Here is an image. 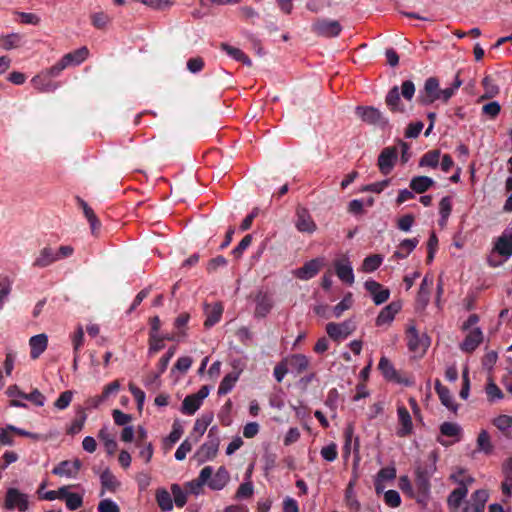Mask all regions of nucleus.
<instances>
[{
  "label": "nucleus",
  "instance_id": "nucleus-56",
  "mask_svg": "<svg viewBox=\"0 0 512 512\" xmlns=\"http://www.w3.org/2000/svg\"><path fill=\"white\" fill-rule=\"evenodd\" d=\"M440 432L447 437H457L461 433V428L458 424L453 422H443L440 425Z\"/></svg>",
  "mask_w": 512,
  "mask_h": 512
},
{
  "label": "nucleus",
  "instance_id": "nucleus-34",
  "mask_svg": "<svg viewBox=\"0 0 512 512\" xmlns=\"http://www.w3.org/2000/svg\"><path fill=\"white\" fill-rule=\"evenodd\" d=\"M493 425L507 438L512 439V417L499 415L493 420Z\"/></svg>",
  "mask_w": 512,
  "mask_h": 512
},
{
  "label": "nucleus",
  "instance_id": "nucleus-12",
  "mask_svg": "<svg viewBox=\"0 0 512 512\" xmlns=\"http://www.w3.org/2000/svg\"><path fill=\"white\" fill-rule=\"evenodd\" d=\"M323 266V259L315 258L306 262L302 267L298 268L294 274L298 279L309 280L316 276Z\"/></svg>",
  "mask_w": 512,
  "mask_h": 512
},
{
  "label": "nucleus",
  "instance_id": "nucleus-29",
  "mask_svg": "<svg viewBox=\"0 0 512 512\" xmlns=\"http://www.w3.org/2000/svg\"><path fill=\"white\" fill-rule=\"evenodd\" d=\"M220 49L226 52L234 60L241 62L243 65L248 67L252 66L251 59L239 48L233 47L227 43H220Z\"/></svg>",
  "mask_w": 512,
  "mask_h": 512
},
{
  "label": "nucleus",
  "instance_id": "nucleus-31",
  "mask_svg": "<svg viewBox=\"0 0 512 512\" xmlns=\"http://www.w3.org/2000/svg\"><path fill=\"white\" fill-rule=\"evenodd\" d=\"M434 180L428 176H415L410 180V189L417 194H423L434 185Z\"/></svg>",
  "mask_w": 512,
  "mask_h": 512
},
{
  "label": "nucleus",
  "instance_id": "nucleus-8",
  "mask_svg": "<svg viewBox=\"0 0 512 512\" xmlns=\"http://www.w3.org/2000/svg\"><path fill=\"white\" fill-rule=\"evenodd\" d=\"M342 27L336 20L325 18L317 19L311 26V31L322 37H336L340 34Z\"/></svg>",
  "mask_w": 512,
  "mask_h": 512
},
{
  "label": "nucleus",
  "instance_id": "nucleus-1",
  "mask_svg": "<svg viewBox=\"0 0 512 512\" xmlns=\"http://www.w3.org/2000/svg\"><path fill=\"white\" fill-rule=\"evenodd\" d=\"M436 471V459L432 455L429 460L419 464L415 469V485L418 501L424 502L430 493V479Z\"/></svg>",
  "mask_w": 512,
  "mask_h": 512
},
{
  "label": "nucleus",
  "instance_id": "nucleus-28",
  "mask_svg": "<svg viewBox=\"0 0 512 512\" xmlns=\"http://www.w3.org/2000/svg\"><path fill=\"white\" fill-rule=\"evenodd\" d=\"M285 361L297 374H301L306 371L310 363L308 357L303 354H293L289 358L285 359Z\"/></svg>",
  "mask_w": 512,
  "mask_h": 512
},
{
  "label": "nucleus",
  "instance_id": "nucleus-26",
  "mask_svg": "<svg viewBox=\"0 0 512 512\" xmlns=\"http://www.w3.org/2000/svg\"><path fill=\"white\" fill-rule=\"evenodd\" d=\"M56 261H58L56 251L51 247H44L40 250L39 255L35 258L33 266L38 268H45Z\"/></svg>",
  "mask_w": 512,
  "mask_h": 512
},
{
  "label": "nucleus",
  "instance_id": "nucleus-24",
  "mask_svg": "<svg viewBox=\"0 0 512 512\" xmlns=\"http://www.w3.org/2000/svg\"><path fill=\"white\" fill-rule=\"evenodd\" d=\"M204 312L206 315L204 326L206 328H211L220 321L223 313V306L221 303H214L213 305L207 304Z\"/></svg>",
  "mask_w": 512,
  "mask_h": 512
},
{
  "label": "nucleus",
  "instance_id": "nucleus-14",
  "mask_svg": "<svg viewBox=\"0 0 512 512\" xmlns=\"http://www.w3.org/2000/svg\"><path fill=\"white\" fill-rule=\"evenodd\" d=\"M82 467V462L79 459L64 460L55 466L52 470L54 475L65 476L68 478H74L77 476L79 470Z\"/></svg>",
  "mask_w": 512,
  "mask_h": 512
},
{
  "label": "nucleus",
  "instance_id": "nucleus-18",
  "mask_svg": "<svg viewBox=\"0 0 512 512\" xmlns=\"http://www.w3.org/2000/svg\"><path fill=\"white\" fill-rule=\"evenodd\" d=\"M256 307L254 315L257 318H264L273 307L272 297L267 293L259 292L255 298Z\"/></svg>",
  "mask_w": 512,
  "mask_h": 512
},
{
  "label": "nucleus",
  "instance_id": "nucleus-22",
  "mask_svg": "<svg viewBox=\"0 0 512 512\" xmlns=\"http://www.w3.org/2000/svg\"><path fill=\"white\" fill-rule=\"evenodd\" d=\"M334 265L336 275L340 280L349 285L354 283L353 268L348 259L337 260Z\"/></svg>",
  "mask_w": 512,
  "mask_h": 512
},
{
  "label": "nucleus",
  "instance_id": "nucleus-11",
  "mask_svg": "<svg viewBox=\"0 0 512 512\" xmlns=\"http://www.w3.org/2000/svg\"><path fill=\"white\" fill-rule=\"evenodd\" d=\"M397 160V149L396 147L384 148L378 157V167L382 174H389Z\"/></svg>",
  "mask_w": 512,
  "mask_h": 512
},
{
  "label": "nucleus",
  "instance_id": "nucleus-4",
  "mask_svg": "<svg viewBox=\"0 0 512 512\" xmlns=\"http://www.w3.org/2000/svg\"><path fill=\"white\" fill-rule=\"evenodd\" d=\"M406 341L409 351L424 355L430 346V338L426 334H419L415 326H409L406 330Z\"/></svg>",
  "mask_w": 512,
  "mask_h": 512
},
{
  "label": "nucleus",
  "instance_id": "nucleus-43",
  "mask_svg": "<svg viewBox=\"0 0 512 512\" xmlns=\"http://www.w3.org/2000/svg\"><path fill=\"white\" fill-rule=\"evenodd\" d=\"M33 86L40 92H52L57 88V85L50 80L45 81V77L37 75L31 80Z\"/></svg>",
  "mask_w": 512,
  "mask_h": 512
},
{
  "label": "nucleus",
  "instance_id": "nucleus-47",
  "mask_svg": "<svg viewBox=\"0 0 512 512\" xmlns=\"http://www.w3.org/2000/svg\"><path fill=\"white\" fill-rule=\"evenodd\" d=\"M86 418L87 416L85 411L82 408H79V410L77 411V417L76 419L73 420L71 426L67 430V433L70 435H75L79 433L84 426Z\"/></svg>",
  "mask_w": 512,
  "mask_h": 512
},
{
  "label": "nucleus",
  "instance_id": "nucleus-15",
  "mask_svg": "<svg viewBox=\"0 0 512 512\" xmlns=\"http://www.w3.org/2000/svg\"><path fill=\"white\" fill-rule=\"evenodd\" d=\"M398 423L396 434L398 437H407L413 431V423L411 415L405 406H399L397 408Z\"/></svg>",
  "mask_w": 512,
  "mask_h": 512
},
{
  "label": "nucleus",
  "instance_id": "nucleus-7",
  "mask_svg": "<svg viewBox=\"0 0 512 512\" xmlns=\"http://www.w3.org/2000/svg\"><path fill=\"white\" fill-rule=\"evenodd\" d=\"M209 387L204 385L198 392L187 395L181 406V412L185 415H193L201 407L203 400L209 395Z\"/></svg>",
  "mask_w": 512,
  "mask_h": 512
},
{
  "label": "nucleus",
  "instance_id": "nucleus-41",
  "mask_svg": "<svg viewBox=\"0 0 512 512\" xmlns=\"http://www.w3.org/2000/svg\"><path fill=\"white\" fill-rule=\"evenodd\" d=\"M450 479L458 484V487H467L474 482V478L466 473L464 469H458L450 475Z\"/></svg>",
  "mask_w": 512,
  "mask_h": 512
},
{
  "label": "nucleus",
  "instance_id": "nucleus-62",
  "mask_svg": "<svg viewBox=\"0 0 512 512\" xmlns=\"http://www.w3.org/2000/svg\"><path fill=\"white\" fill-rule=\"evenodd\" d=\"M384 502L389 507H399L401 504L400 494L396 490H388L384 493Z\"/></svg>",
  "mask_w": 512,
  "mask_h": 512
},
{
  "label": "nucleus",
  "instance_id": "nucleus-35",
  "mask_svg": "<svg viewBox=\"0 0 512 512\" xmlns=\"http://www.w3.org/2000/svg\"><path fill=\"white\" fill-rule=\"evenodd\" d=\"M88 55H89V50L86 47H81L73 52L65 54L62 57V59L68 66L79 65L83 61L86 60Z\"/></svg>",
  "mask_w": 512,
  "mask_h": 512
},
{
  "label": "nucleus",
  "instance_id": "nucleus-20",
  "mask_svg": "<svg viewBox=\"0 0 512 512\" xmlns=\"http://www.w3.org/2000/svg\"><path fill=\"white\" fill-rule=\"evenodd\" d=\"M402 305L400 302L394 301L385 306L376 318V325L382 326L389 324L393 321L395 315L401 310Z\"/></svg>",
  "mask_w": 512,
  "mask_h": 512
},
{
  "label": "nucleus",
  "instance_id": "nucleus-10",
  "mask_svg": "<svg viewBox=\"0 0 512 512\" xmlns=\"http://www.w3.org/2000/svg\"><path fill=\"white\" fill-rule=\"evenodd\" d=\"M295 227L299 232L312 234L316 231L317 225L314 222L308 209L298 206L296 209Z\"/></svg>",
  "mask_w": 512,
  "mask_h": 512
},
{
  "label": "nucleus",
  "instance_id": "nucleus-3",
  "mask_svg": "<svg viewBox=\"0 0 512 512\" xmlns=\"http://www.w3.org/2000/svg\"><path fill=\"white\" fill-rule=\"evenodd\" d=\"M355 114L366 124L374 125L381 129L390 127L389 119L374 106H357Z\"/></svg>",
  "mask_w": 512,
  "mask_h": 512
},
{
  "label": "nucleus",
  "instance_id": "nucleus-23",
  "mask_svg": "<svg viewBox=\"0 0 512 512\" xmlns=\"http://www.w3.org/2000/svg\"><path fill=\"white\" fill-rule=\"evenodd\" d=\"M483 334L480 328L471 330L464 341L461 343L460 348L462 351L471 353L473 352L482 342Z\"/></svg>",
  "mask_w": 512,
  "mask_h": 512
},
{
  "label": "nucleus",
  "instance_id": "nucleus-9",
  "mask_svg": "<svg viewBox=\"0 0 512 512\" xmlns=\"http://www.w3.org/2000/svg\"><path fill=\"white\" fill-rule=\"evenodd\" d=\"M439 81L436 77L426 79L423 91L419 92L418 101L423 105H429L439 100Z\"/></svg>",
  "mask_w": 512,
  "mask_h": 512
},
{
  "label": "nucleus",
  "instance_id": "nucleus-52",
  "mask_svg": "<svg viewBox=\"0 0 512 512\" xmlns=\"http://www.w3.org/2000/svg\"><path fill=\"white\" fill-rule=\"evenodd\" d=\"M462 85V81L459 79V73H457L454 82L450 87L445 89H440L439 99H442L443 102H447L458 90V88Z\"/></svg>",
  "mask_w": 512,
  "mask_h": 512
},
{
  "label": "nucleus",
  "instance_id": "nucleus-6",
  "mask_svg": "<svg viewBox=\"0 0 512 512\" xmlns=\"http://www.w3.org/2000/svg\"><path fill=\"white\" fill-rule=\"evenodd\" d=\"M3 506L7 510L17 509L19 512H26L29 508L28 496L17 488H8Z\"/></svg>",
  "mask_w": 512,
  "mask_h": 512
},
{
  "label": "nucleus",
  "instance_id": "nucleus-58",
  "mask_svg": "<svg viewBox=\"0 0 512 512\" xmlns=\"http://www.w3.org/2000/svg\"><path fill=\"white\" fill-rule=\"evenodd\" d=\"M353 485L354 482L350 481L345 491V499L347 506L354 511H358L360 509V503L353 495Z\"/></svg>",
  "mask_w": 512,
  "mask_h": 512
},
{
  "label": "nucleus",
  "instance_id": "nucleus-50",
  "mask_svg": "<svg viewBox=\"0 0 512 512\" xmlns=\"http://www.w3.org/2000/svg\"><path fill=\"white\" fill-rule=\"evenodd\" d=\"M485 391L487 394V398L490 402H494L495 400H501L504 398L503 392L491 378H489L488 380Z\"/></svg>",
  "mask_w": 512,
  "mask_h": 512
},
{
  "label": "nucleus",
  "instance_id": "nucleus-32",
  "mask_svg": "<svg viewBox=\"0 0 512 512\" xmlns=\"http://www.w3.org/2000/svg\"><path fill=\"white\" fill-rule=\"evenodd\" d=\"M378 368L381 371V373L383 374L385 379H387L389 381L400 382L398 372L396 371L393 364L391 363V361L388 358H386L384 356L381 357L379 364H378Z\"/></svg>",
  "mask_w": 512,
  "mask_h": 512
},
{
  "label": "nucleus",
  "instance_id": "nucleus-17",
  "mask_svg": "<svg viewBox=\"0 0 512 512\" xmlns=\"http://www.w3.org/2000/svg\"><path fill=\"white\" fill-rule=\"evenodd\" d=\"M344 446H343V454L344 457L348 458L351 454L352 443H353V451L357 455L360 450V441L359 437H354V426L349 424L344 430Z\"/></svg>",
  "mask_w": 512,
  "mask_h": 512
},
{
  "label": "nucleus",
  "instance_id": "nucleus-39",
  "mask_svg": "<svg viewBox=\"0 0 512 512\" xmlns=\"http://www.w3.org/2000/svg\"><path fill=\"white\" fill-rule=\"evenodd\" d=\"M440 151L430 150L426 152L419 161L420 167L436 168L439 164Z\"/></svg>",
  "mask_w": 512,
  "mask_h": 512
},
{
  "label": "nucleus",
  "instance_id": "nucleus-40",
  "mask_svg": "<svg viewBox=\"0 0 512 512\" xmlns=\"http://www.w3.org/2000/svg\"><path fill=\"white\" fill-rule=\"evenodd\" d=\"M477 448L479 451L489 455L493 451L490 435L486 430H481L477 437Z\"/></svg>",
  "mask_w": 512,
  "mask_h": 512
},
{
  "label": "nucleus",
  "instance_id": "nucleus-38",
  "mask_svg": "<svg viewBox=\"0 0 512 512\" xmlns=\"http://www.w3.org/2000/svg\"><path fill=\"white\" fill-rule=\"evenodd\" d=\"M156 502L162 511L168 512L173 509L172 496L165 488L156 491Z\"/></svg>",
  "mask_w": 512,
  "mask_h": 512
},
{
  "label": "nucleus",
  "instance_id": "nucleus-33",
  "mask_svg": "<svg viewBox=\"0 0 512 512\" xmlns=\"http://www.w3.org/2000/svg\"><path fill=\"white\" fill-rule=\"evenodd\" d=\"M505 475V481L502 482L501 489L505 496L512 495V457L505 460L502 466Z\"/></svg>",
  "mask_w": 512,
  "mask_h": 512
},
{
  "label": "nucleus",
  "instance_id": "nucleus-16",
  "mask_svg": "<svg viewBox=\"0 0 512 512\" xmlns=\"http://www.w3.org/2000/svg\"><path fill=\"white\" fill-rule=\"evenodd\" d=\"M385 103L392 113H406V108L400 98V92L398 86L392 87L386 97Z\"/></svg>",
  "mask_w": 512,
  "mask_h": 512
},
{
  "label": "nucleus",
  "instance_id": "nucleus-53",
  "mask_svg": "<svg viewBox=\"0 0 512 512\" xmlns=\"http://www.w3.org/2000/svg\"><path fill=\"white\" fill-rule=\"evenodd\" d=\"M165 347L164 338L160 334L154 335L149 334V349L148 354L150 356L156 354Z\"/></svg>",
  "mask_w": 512,
  "mask_h": 512
},
{
  "label": "nucleus",
  "instance_id": "nucleus-42",
  "mask_svg": "<svg viewBox=\"0 0 512 512\" xmlns=\"http://www.w3.org/2000/svg\"><path fill=\"white\" fill-rule=\"evenodd\" d=\"M238 380V374L236 373H228L220 382L218 387L219 395H226L229 393L234 387L235 383Z\"/></svg>",
  "mask_w": 512,
  "mask_h": 512
},
{
  "label": "nucleus",
  "instance_id": "nucleus-44",
  "mask_svg": "<svg viewBox=\"0 0 512 512\" xmlns=\"http://www.w3.org/2000/svg\"><path fill=\"white\" fill-rule=\"evenodd\" d=\"M482 85L485 93L481 96V100L491 99L499 93V87L494 83V80L490 76L484 77Z\"/></svg>",
  "mask_w": 512,
  "mask_h": 512
},
{
  "label": "nucleus",
  "instance_id": "nucleus-55",
  "mask_svg": "<svg viewBox=\"0 0 512 512\" xmlns=\"http://www.w3.org/2000/svg\"><path fill=\"white\" fill-rule=\"evenodd\" d=\"M212 419V415H203L201 418L197 419L193 427V432L196 433L198 437H201L207 430Z\"/></svg>",
  "mask_w": 512,
  "mask_h": 512
},
{
  "label": "nucleus",
  "instance_id": "nucleus-37",
  "mask_svg": "<svg viewBox=\"0 0 512 512\" xmlns=\"http://www.w3.org/2000/svg\"><path fill=\"white\" fill-rule=\"evenodd\" d=\"M489 494L486 490L480 489L475 491L472 496L471 500L469 501V504L474 507L472 509V512H484L485 510V504L488 500Z\"/></svg>",
  "mask_w": 512,
  "mask_h": 512
},
{
  "label": "nucleus",
  "instance_id": "nucleus-59",
  "mask_svg": "<svg viewBox=\"0 0 512 512\" xmlns=\"http://www.w3.org/2000/svg\"><path fill=\"white\" fill-rule=\"evenodd\" d=\"M72 398L73 391L66 390L59 395V397L54 402V406L59 410H64L70 405Z\"/></svg>",
  "mask_w": 512,
  "mask_h": 512
},
{
  "label": "nucleus",
  "instance_id": "nucleus-49",
  "mask_svg": "<svg viewBox=\"0 0 512 512\" xmlns=\"http://www.w3.org/2000/svg\"><path fill=\"white\" fill-rule=\"evenodd\" d=\"M21 36L17 33L0 36V47L5 50H10L19 45Z\"/></svg>",
  "mask_w": 512,
  "mask_h": 512
},
{
  "label": "nucleus",
  "instance_id": "nucleus-2",
  "mask_svg": "<svg viewBox=\"0 0 512 512\" xmlns=\"http://www.w3.org/2000/svg\"><path fill=\"white\" fill-rule=\"evenodd\" d=\"M220 444L219 429L217 426L210 428L206 441L200 446L196 452L197 461L202 464L216 457Z\"/></svg>",
  "mask_w": 512,
  "mask_h": 512
},
{
  "label": "nucleus",
  "instance_id": "nucleus-21",
  "mask_svg": "<svg viewBox=\"0 0 512 512\" xmlns=\"http://www.w3.org/2000/svg\"><path fill=\"white\" fill-rule=\"evenodd\" d=\"M494 250L501 256L508 258L512 255V232L505 230L497 239Z\"/></svg>",
  "mask_w": 512,
  "mask_h": 512
},
{
  "label": "nucleus",
  "instance_id": "nucleus-27",
  "mask_svg": "<svg viewBox=\"0 0 512 512\" xmlns=\"http://www.w3.org/2000/svg\"><path fill=\"white\" fill-rule=\"evenodd\" d=\"M230 475L224 466L218 468L214 476L208 482V486L212 490H221L229 482Z\"/></svg>",
  "mask_w": 512,
  "mask_h": 512
},
{
  "label": "nucleus",
  "instance_id": "nucleus-57",
  "mask_svg": "<svg viewBox=\"0 0 512 512\" xmlns=\"http://www.w3.org/2000/svg\"><path fill=\"white\" fill-rule=\"evenodd\" d=\"M253 493H254L253 484H252V482L247 481V482L240 484V486L238 487V489L236 491L235 498L238 500L248 499L253 495Z\"/></svg>",
  "mask_w": 512,
  "mask_h": 512
},
{
  "label": "nucleus",
  "instance_id": "nucleus-30",
  "mask_svg": "<svg viewBox=\"0 0 512 512\" xmlns=\"http://www.w3.org/2000/svg\"><path fill=\"white\" fill-rule=\"evenodd\" d=\"M78 205L82 208L84 216L88 220L90 224V228L92 234H96V232L100 229L101 223L94 213L93 209L81 198H77Z\"/></svg>",
  "mask_w": 512,
  "mask_h": 512
},
{
  "label": "nucleus",
  "instance_id": "nucleus-19",
  "mask_svg": "<svg viewBox=\"0 0 512 512\" xmlns=\"http://www.w3.org/2000/svg\"><path fill=\"white\" fill-rule=\"evenodd\" d=\"M467 487H457L448 496L447 503L451 512H459L465 505L464 499L467 496Z\"/></svg>",
  "mask_w": 512,
  "mask_h": 512
},
{
  "label": "nucleus",
  "instance_id": "nucleus-36",
  "mask_svg": "<svg viewBox=\"0 0 512 512\" xmlns=\"http://www.w3.org/2000/svg\"><path fill=\"white\" fill-rule=\"evenodd\" d=\"M418 238L404 239L398 249L394 252L393 257L396 259L406 258L418 245Z\"/></svg>",
  "mask_w": 512,
  "mask_h": 512
},
{
  "label": "nucleus",
  "instance_id": "nucleus-63",
  "mask_svg": "<svg viewBox=\"0 0 512 512\" xmlns=\"http://www.w3.org/2000/svg\"><path fill=\"white\" fill-rule=\"evenodd\" d=\"M22 398L39 407L43 406L45 403V396L38 389H34L29 394H22Z\"/></svg>",
  "mask_w": 512,
  "mask_h": 512
},
{
  "label": "nucleus",
  "instance_id": "nucleus-45",
  "mask_svg": "<svg viewBox=\"0 0 512 512\" xmlns=\"http://www.w3.org/2000/svg\"><path fill=\"white\" fill-rule=\"evenodd\" d=\"M171 493L173 495L172 500L175 502V505L179 508H182L187 503V492L184 491L179 484L171 485Z\"/></svg>",
  "mask_w": 512,
  "mask_h": 512
},
{
  "label": "nucleus",
  "instance_id": "nucleus-61",
  "mask_svg": "<svg viewBox=\"0 0 512 512\" xmlns=\"http://www.w3.org/2000/svg\"><path fill=\"white\" fill-rule=\"evenodd\" d=\"M432 285H433V279L432 278L429 279L427 276H425L420 284V288H419V292H418V297L420 300H423L425 302L428 301L429 295H430V287Z\"/></svg>",
  "mask_w": 512,
  "mask_h": 512
},
{
  "label": "nucleus",
  "instance_id": "nucleus-54",
  "mask_svg": "<svg viewBox=\"0 0 512 512\" xmlns=\"http://www.w3.org/2000/svg\"><path fill=\"white\" fill-rule=\"evenodd\" d=\"M382 260V257L378 254L367 256L363 261L362 268L365 272H373L379 268Z\"/></svg>",
  "mask_w": 512,
  "mask_h": 512
},
{
  "label": "nucleus",
  "instance_id": "nucleus-46",
  "mask_svg": "<svg viewBox=\"0 0 512 512\" xmlns=\"http://www.w3.org/2000/svg\"><path fill=\"white\" fill-rule=\"evenodd\" d=\"M353 305V296L352 293H347L343 299L334 306L333 308V315L336 318L341 317V315L344 313V311L350 309Z\"/></svg>",
  "mask_w": 512,
  "mask_h": 512
},
{
  "label": "nucleus",
  "instance_id": "nucleus-5",
  "mask_svg": "<svg viewBox=\"0 0 512 512\" xmlns=\"http://www.w3.org/2000/svg\"><path fill=\"white\" fill-rule=\"evenodd\" d=\"M356 330V324L353 320L348 319L341 323L330 322L326 325L328 336L335 342L346 339Z\"/></svg>",
  "mask_w": 512,
  "mask_h": 512
},
{
  "label": "nucleus",
  "instance_id": "nucleus-13",
  "mask_svg": "<svg viewBox=\"0 0 512 512\" xmlns=\"http://www.w3.org/2000/svg\"><path fill=\"white\" fill-rule=\"evenodd\" d=\"M365 289L372 296L373 302L376 305L385 303L390 297V290L384 288L380 283L374 280H367L364 284Z\"/></svg>",
  "mask_w": 512,
  "mask_h": 512
},
{
  "label": "nucleus",
  "instance_id": "nucleus-48",
  "mask_svg": "<svg viewBox=\"0 0 512 512\" xmlns=\"http://www.w3.org/2000/svg\"><path fill=\"white\" fill-rule=\"evenodd\" d=\"M98 437L103 441L104 446L109 454L115 452V450L117 449V443L111 436V434L108 432L107 428H102L98 433Z\"/></svg>",
  "mask_w": 512,
  "mask_h": 512
},
{
  "label": "nucleus",
  "instance_id": "nucleus-51",
  "mask_svg": "<svg viewBox=\"0 0 512 512\" xmlns=\"http://www.w3.org/2000/svg\"><path fill=\"white\" fill-rule=\"evenodd\" d=\"M100 480L102 487L112 492L119 486L117 479L109 470L102 472Z\"/></svg>",
  "mask_w": 512,
  "mask_h": 512
},
{
  "label": "nucleus",
  "instance_id": "nucleus-25",
  "mask_svg": "<svg viewBox=\"0 0 512 512\" xmlns=\"http://www.w3.org/2000/svg\"><path fill=\"white\" fill-rule=\"evenodd\" d=\"M30 357L37 359L46 350L48 345V338L45 334H38L32 336L29 340Z\"/></svg>",
  "mask_w": 512,
  "mask_h": 512
},
{
  "label": "nucleus",
  "instance_id": "nucleus-64",
  "mask_svg": "<svg viewBox=\"0 0 512 512\" xmlns=\"http://www.w3.org/2000/svg\"><path fill=\"white\" fill-rule=\"evenodd\" d=\"M252 235L248 234L242 238L238 245L232 250V254L235 258H240L244 251L251 245Z\"/></svg>",
  "mask_w": 512,
  "mask_h": 512
},
{
  "label": "nucleus",
  "instance_id": "nucleus-60",
  "mask_svg": "<svg viewBox=\"0 0 512 512\" xmlns=\"http://www.w3.org/2000/svg\"><path fill=\"white\" fill-rule=\"evenodd\" d=\"M321 456L328 462H333L338 457L337 444L332 442L327 446L322 447L320 451Z\"/></svg>",
  "mask_w": 512,
  "mask_h": 512
}]
</instances>
